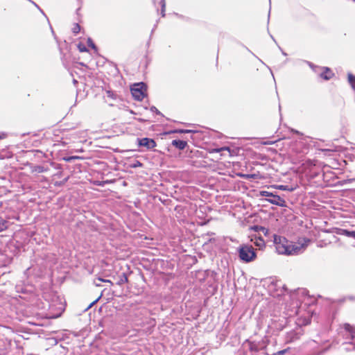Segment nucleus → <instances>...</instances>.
Segmentation results:
<instances>
[{
  "label": "nucleus",
  "instance_id": "obj_18",
  "mask_svg": "<svg viewBox=\"0 0 355 355\" xmlns=\"http://www.w3.org/2000/svg\"><path fill=\"white\" fill-rule=\"evenodd\" d=\"M289 349H290V348L288 347L283 350L278 351L276 353H274L272 355H284L286 353H287L289 351Z\"/></svg>",
  "mask_w": 355,
  "mask_h": 355
},
{
  "label": "nucleus",
  "instance_id": "obj_28",
  "mask_svg": "<svg viewBox=\"0 0 355 355\" xmlns=\"http://www.w3.org/2000/svg\"><path fill=\"white\" fill-rule=\"evenodd\" d=\"M355 1V0H354Z\"/></svg>",
  "mask_w": 355,
  "mask_h": 355
},
{
  "label": "nucleus",
  "instance_id": "obj_25",
  "mask_svg": "<svg viewBox=\"0 0 355 355\" xmlns=\"http://www.w3.org/2000/svg\"><path fill=\"white\" fill-rule=\"evenodd\" d=\"M142 165L141 163H140L139 162H137V164L135 165V166H141Z\"/></svg>",
  "mask_w": 355,
  "mask_h": 355
},
{
  "label": "nucleus",
  "instance_id": "obj_15",
  "mask_svg": "<svg viewBox=\"0 0 355 355\" xmlns=\"http://www.w3.org/2000/svg\"><path fill=\"white\" fill-rule=\"evenodd\" d=\"M344 234L347 236H351L355 239V231L343 230Z\"/></svg>",
  "mask_w": 355,
  "mask_h": 355
},
{
  "label": "nucleus",
  "instance_id": "obj_8",
  "mask_svg": "<svg viewBox=\"0 0 355 355\" xmlns=\"http://www.w3.org/2000/svg\"><path fill=\"white\" fill-rule=\"evenodd\" d=\"M49 168L47 167H44L43 166H33L31 168V171L32 173H42L44 172H47Z\"/></svg>",
  "mask_w": 355,
  "mask_h": 355
},
{
  "label": "nucleus",
  "instance_id": "obj_20",
  "mask_svg": "<svg viewBox=\"0 0 355 355\" xmlns=\"http://www.w3.org/2000/svg\"><path fill=\"white\" fill-rule=\"evenodd\" d=\"M87 44L89 46H91L92 49H96V47L95 46V44H94V42H92V40L91 39H88L87 40Z\"/></svg>",
  "mask_w": 355,
  "mask_h": 355
},
{
  "label": "nucleus",
  "instance_id": "obj_1",
  "mask_svg": "<svg viewBox=\"0 0 355 355\" xmlns=\"http://www.w3.org/2000/svg\"><path fill=\"white\" fill-rule=\"evenodd\" d=\"M310 239H302L299 240L297 244H293L292 242L288 241L285 237L274 235V243L275 248L279 254L293 255L303 251L310 243Z\"/></svg>",
  "mask_w": 355,
  "mask_h": 355
},
{
  "label": "nucleus",
  "instance_id": "obj_4",
  "mask_svg": "<svg viewBox=\"0 0 355 355\" xmlns=\"http://www.w3.org/2000/svg\"><path fill=\"white\" fill-rule=\"evenodd\" d=\"M138 144L139 146L146 147L147 149L154 148L157 145L154 139L147 137L139 139Z\"/></svg>",
  "mask_w": 355,
  "mask_h": 355
},
{
  "label": "nucleus",
  "instance_id": "obj_6",
  "mask_svg": "<svg viewBox=\"0 0 355 355\" xmlns=\"http://www.w3.org/2000/svg\"><path fill=\"white\" fill-rule=\"evenodd\" d=\"M320 76L325 80L331 79L335 75L333 71L329 67H323Z\"/></svg>",
  "mask_w": 355,
  "mask_h": 355
},
{
  "label": "nucleus",
  "instance_id": "obj_16",
  "mask_svg": "<svg viewBox=\"0 0 355 355\" xmlns=\"http://www.w3.org/2000/svg\"><path fill=\"white\" fill-rule=\"evenodd\" d=\"M260 196H266V197H271L273 196V193L267 191H260Z\"/></svg>",
  "mask_w": 355,
  "mask_h": 355
},
{
  "label": "nucleus",
  "instance_id": "obj_26",
  "mask_svg": "<svg viewBox=\"0 0 355 355\" xmlns=\"http://www.w3.org/2000/svg\"><path fill=\"white\" fill-rule=\"evenodd\" d=\"M106 282L110 283L111 285H113V283L109 279H106Z\"/></svg>",
  "mask_w": 355,
  "mask_h": 355
},
{
  "label": "nucleus",
  "instance_id": "obj_13",
  "mask_svg": "<svg viewBox=\"0 0 355 355\" xmlns=\"http://www.w3.org/2000/svg\"><path fill=\"white\" fill-rule=\"evenodd\" d=\"M72 32L74 34H78L80 31V26L78 24H74L71 28Z\"/></svg>",
  "mask_w": 355,
  "mask_h": 355
},
{
  "label": "nucleus",
  "instance_id": "obj_2",
  "mask_svg": "<svg viewBox=\"0 0 355 355\" xmlns=\"http://www.w3.org/2000/svg\"><path fill=\"white\" fill-rule=\"evenodd\" d=\"M147 87L144 83L134 84L131 87V93L133 98L139 101H141L147 95Z\"/></svg>",
  "mask_w": 355,
  "mask_h": 355
},
{
  "label": "nucleus",
  "instance_id": "obj_11",
  "mask_svg": "<svg viewBox=\"0 0 355 355\" xmlns=\"http://www.w3.org/2000/svg\"><path fill=\"white\" fill-rule=\"evenodd\" d=\"M227 151L229 153H230V148L229 147L225 146L220 148H214L212 150L213 153H219L221 151Z\"/></svg>",
  "mask_w": 355,
  "mask_h": 355
},
{
  "label": "nucleus",
  "instance_id": "obj_27",
  "mask_svg": "<svg viewBox=\"0 0 355 355\" xmlns=\"http://www.w3.org/2000/svg\"><path fill=\"white\" fill-rule=\"evenodd\" d=\"M99 280L101 282H106V279H105L100 278Z\"/></svg>",
  "mask_w": 355,
  "mask_h": 355
},
{
  "label": "nucleus",
  "instance_id": "obj_17",
  "mask_svg": "<svg viewBox=\"0 0 355 355\" xmlns=\"http://www.w3.org/2000/svg\"><path fill=\"white\" fill-rule=\"evenodd\" d=\"M79 158H80V157H78V156H71V157H63V160L67 162H69L72 160L77 159Z\"/></svg>",
  "mask_w": 355,
  "mask_h": 355
},
{
  "label": "nucleus",
  "instance_id": "obj_12",
  "mask_svg": "<svg viewBox=\"0 0 355 355\" xmlns=\"http://www.w3.org/2000/svg\"><path fill=\"white\" fill-rule=\"evenodd\" d=\"M348 81L353 87H355V76L352 73L348 74Z\"/></svg>",
  "mask_w": 355,
  "mask_h": 355
},
{
  "label": "nucleus",
  "instance_id": "obj_5",
  "mask_svg": "<svg viewBox=\"0 0 355 355\" xmlns=\"http://www.w3.org/2000/svg\"><path fill=\"white\" fill-rule=\"evenodd\" d=\"M267 200L272 205H275L279 207H285L286 201L281 198L279 196L275 195L272 196L270 199H267Z\"/></svg>",
  "mask_w": 355,
  "mask_h": 355
},
{
  "label": "nucleus",
  "instance_id": "obj_3",
  "mask_svg": "<svg viewBox=\"0 0 355 355\" xmlns=\"http://www.w3.org/2000/svg\"><path fill=\"white\" fill-rule=\"evenodd\" d=\"M239 257L245 262H250L256 258V253L252 246L243 245L239 249Z\"/></svg>",
  "mask_w": 355,
  "mask_h": 355
},
{
  "label": "nucleus",
  "instance_id": "obj_19",
  "mask_svg": "<svg viewBox=\"0 0 355 355\" xmlns=\"http://www.w3.org/2000/svg\"><path fill=\"white\" fill-rule=\"evenodd\" d=\"M78 49H79V51L80 52H86V51H87V49L84 45H83V44H79L78 46Z\"/></svg>",
  "mask_w": 355,
  "mask_h": 355
},
{
  "label": "nucleus",
  "instance_id": "obj_10",
  "mask_svg": "<svg viewBox=\"0 0 355 355\" xmlns=\"http://www.w3.org/2000/svg\"><path fill=\"white\" fill-rule=\"evenodd\" d=\"M128 281V277L125 273L122 274L121 277L120 278L119 281L117 282L118 285H122L125 283H127Z\"/></svg>",
  "mask_w": 355,
  "mask_h": 355
},
{
  "label": "nucleus",
  "instance_id": "obj_23",
  "mask_svg": "<svg viewBox=\"0 0 355 355\" xmlns=\"http://www.w3.org/2000/svg\"><path fill=\"white\" fill-rule=\"evenodd\" d=\"M275 141H266L263 144L266 145L273 144Z\"/></svg>",
  "mask_w": 355,
  "mask_h": 355
},
{
  "label": "nucleus",
  "instance_id": "obj_9",
  "mask_svg": "<svg viewBox=\"0 0 355 355\" xmlns=\"http://www.w3.org/2000/svg\"><path fill=\"white\" fill-rule=\"evenodd\" d=\"M278 189L282 191H294L295 188L291 187L288 185H278L276 187Z\"/></svg>",
  "mask_w": 355,
  "mask_h": 355
},
{
  "label": "nucleus",
  "instance_id": "obj_21",
  "mask_svg": "<svg viewBox=\"0 0 355 355\" xmlns=\"http://www.w3.org/2000/svg\"><path fill=\"white\" fill-rule=\"evenodd\" d=\"M175 132H180V133H187V132H190L191 130H176Z\"/></svg>",
  "mask_w": 355,
  "mask_h": 355
},
{
  "label": "nucleus",
  "instance_id": "obj_24",
  "mask_svg": "<svg viewBox=\"0 0 355 355\" xmlns=\"http://www.w3.org/2000/svg\"><path fill=\"white\" fill-rule=\"evenodd\" d=\"M4 138H6V135L5 134H0V140L3 139Z\"/></svg>",
  "mask_w": 355,
  "mask_h": 355
},
{
  "label": "nucleus",
  "instance_id": "obj_22",
  "mask_svg": "<svg viewBox=\"0 0 355 355\" xmlns=\"http://www.w3.org/2000/svg\"><path fill=\"white\" fill-rule=\"evenodd\" d=\"M259 241H260V242H259V243H258V242H257V243H256V245H257L260 246V245H261V244L264 245V241H263V239H259Z\"/></svg>",
  "mask_w": 355,
  "mask_h": 355
},
{
  "label": "nucleus",
  "instance_id": "obj_7",
  "mask_svg": "<svg viewBox=\"0 0 355 355\" xmlns=\"http://www.w3.org/2000/svg\"><path fill=\"white\" fill-rule=\"evenodd\" d=\"M172 145L180 150H184L187 146V142L182 140H173Z\"/></svg>",
  "mask_w": 355,
  "mask_h": 355
},
{
  "label": "nucleus",
  "instance_id": "obj_14",
  "mask_svg": "<svg viewBox=\"0 0 355 355\" xmlns=\"http://www.w3.org/2000/svg\"><path fill=\"white\" fill-rule=\"evenodd\" d=\"M344 329L350 334L354 333V328L349 324H345Z\"/></svg>",
  "mask_w": 355,
  "mask_h": 355
}]
</instances>
